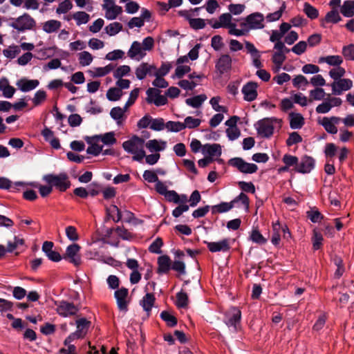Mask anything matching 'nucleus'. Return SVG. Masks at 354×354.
<instances>
[{"instance_id":"nucleus-1","label":"nucleus","mask_w":354,"mask_h":354,"mask_svg":"<svg viewBox=\"0 0 354 354\" xmlns=\"http://www.w3.org/2000/svg\"><path fill=\"white\" fill-rule=\"evenodd\" d=\"M282 120L274 117L264 118L254 124L257 134L263 138H270L274 134L276 127L281 128Z\"/></svg>"},{"instance_id":"nucleus-2","label":"nucleus","mask_w":354,"mask_h":354,"mask_svg":"<svg viewBox=\"0 0 354 354\" xmlns=\"http://www.w3.org/2000/svg\"><path fill=\"white\" fill-rule=\"evenodd\" d=\"M122 147L127 152L133 154L132 159L140 162L146 156L144 149L145 140L137 136H132L129 140L122 143Z\"/></svg>"},{"instance_id":"nucleus-3","label":"nucleus","mask_w":354,"mask_h":354,"mask_svg":"<svg viewBox=\"0 0 354 354\" xmlns=\"http://www.w3.org/2000/svg\"><path fill=\"white\" fill-rule=\"evenodd\" d=\"M43 180L50 185V186L55 187L60 192L66 191L71 186V181L68 179V176L66 173H59V174H47L43 177Z\"/></svg>"},{"instance_id":"nucleus-4","label":"nucleus","mask_w":354,"mask_h":354,"mask_svg":"<svg viewBox=\"0 0 354 354\" xmlns=\"http://www.w3.org/2000/svg\"><path fill=\"white\" fill-rule=\"evenodd\" d=\"M9 26L18 32H24L32 30L36 26V21L29 14L24 13L17 18L12 19Z\"/></svg>"},{"instance_id":"nucleus-5","label":"nucleus","mask_w":354,"mask_h":354,"mask_svg":"<svg viewBox=\"0 0 354 354\" xmlns=\"http://www.w3.org/2000/svg\"><path fill=\"white\" fill-rule=\"evenodd\" d=\"M229 165L243 174H254L258 170L257 165L247 162L241 158H231L229 160Z\"/></svg>"},{"instance_id":"nucleus-6","label":"nucleus","mask_w":354,"mask_h":354,"mask_svg":"<svg viewBox=\"0 0 354 354\" xmlns=\"http://www.w3.org/2000/svg\"><path fill=\"white\" fill-rule=\"evenodd\" d=\"M56 311L62 317H67L75 315L78 312V308L73 303L66 301L55 302Z\"/></svg>"},{"instance_id":"nucleus-7","label":"nucleus","mask_w":354,"mask_h":354,"mask_svg":"<svg viewBox=\"0 0 354 354\" xmlns=\"http://www.w3.org/2000/svg\"><path fill=\"white\" fill-rule=\"evenodd\" d=\"M80 248V246L77 243L68 245L63 258L76 266L80 265L81 256L79 253Z\"/></svg>"},{"instance_id":"nucleus-8","label":"nucleus","mask_w":354,"mask_h":354,"mask_svg":"<svg viewBox=\"0 0 354 354\" xmlns=\"http://www.w3.org/2000/svg\"><path fill=\"white\" fill-rule=\"evenodd\" d=\"M149 103H153L157 106H163L167 104L168 100L166 95H160V91L155 88H149L147 91Z\"/></svg>"},{"instance_id":"nucleus-9","label":"nucleus","mask_w":354,"mask_h":354,"mask_svg":"<svg viewBox=\"0 0 354 354\" xmlns=\"http://www.w3.org/2000/svg\"><path fill=\"white\" fill-rule=\"evenodd\" d=\"M129 290L122 287L115 291L114 297L116 299L117 306L120 310L126 312L128 310L129 299L128 298Z\"/></svg>"},{"instance_id":"nucleus-10","label":"nucleus","mask_w":354,"mask_h":354,"mask_svg":"<svg viewBox=\"0 0 354 354\" xmlns=\"http://www.w3.org/2000/svg\"><path fill=\"white\" fill-rule=\"evenodd\" d=\"M315 160L311 156H304L301 158L300 161L298 160L297 167L294 170L297 173L308 174L315 167Z\"/></svg>"},{"instance_id":"nucleus-11","label":"nucleus","mask_w":354,"mask_h":354,"mask_svg":"<svg viewBox=\"0 0 354 354\" xmlns=\"http://www.w3.org/2000/svg\"><path fill=\"white\" fill-rule=\"evenodd\" d=\"M353 81L346 78L334 81L330 84L332 93L337 95H342L344 91L350 90L353 87Z\"/></svg>"},{"instance_id":"nucleus-12","label":"nucleus","mask_w":354,"mask_h":354,"mask_svg":"<svg viewBox=\"0 0 354 354\" xmlns=\"http://www.w3.org/2000/svg\"><path fill=\"white\" fill-rule=\"evenodd\" d=\"M342 120V118L337 116L332 117H324L321 121H319V124L322 125L325 131L330 134H336L337 133V125Z\"/></svg>"},{"instance_id":"nucleus-13","label":"nucleus","mask_w":354,"mask_h":354,"mask_svg":"<svg viewBox=\"0 0 354 354\" xmlns=\"http://www.w3.org/2000/svg\"><path fill=\"white\" fill-rule=\"evenodd\" d=\"M204 243L206 244L208 250L213 253L218 252H227L231 248L229 239H223L217 242L204 241Z\"/></svg>"},{"instance_id":"nucleus-14","label":"nucleus","mask_w":354,"mask_h":354,"mask_svg":"<svg viewBox=\"0 0 354 354\" xmlns=\"http://www.w3.org/2000/svg\"><path fill=\"white\" fill-rule=\"evenodd\" d=\"M258 84L254 82H249L245 84L242 88V93L244 95V100L248 102H252L257 97V88Z\"/></svg>"},{"instance_id":"nucleus-15","label":"nucleus","mask_w":354,"mask_h":354,"mask_svg":"<svg viewBox=\"0 0 354 354\" xmlns=\"http://www.w3.org/2000/svg\"><path fill=\"white\" fill-rule=\"evenodd\" d=\"M263 20L264 16L260 12L250 14L245 18V21L251 29L263 28L264 27Z\"/></svg>"},{"instance_id":"nucleus-16","label":"nucleus","mask_w":354,"mask_h":354,"mask_svg":"<svg viewBox=\"0 0 354 354\" xmlns=\"http://www.w3.org/2000/svg\"><path fill=\"white\" fill-rule=\"evenodd\" d=\"M153 71H156V66L154 65L142 62L136 68L135 73L136 77L138 80H142L145 79L147 75L153 76Z\"/></svg>"},{"instance_id":"nucleus-17","label":"nucleus","mask_w":354,"mask_h":354,"mask_svg":"<svg viewBox=\"0 0 354 354\" xmlns=\"http://www.w3.org/2000/svg\"><path fill=\"white\" fill-rule=\"evenodd\" d=\"M232 62V58L229 55H222L216 63V68L220 74H223L231 69Z\"/></svg>"},{"instance_id":"nucleus-18","label":"nucleus","mask_w":354,"mask_h":354,"mask_svg":"<svg viewBox=\"0 0 354 354\" xmlns=\"http://www.w3.org/2000/svg\"><path fill=\"white\" fill-rule=\"evenodd\" d=\"M202 153L204 155H208L207 157H219L222 153L221 146L217 143L205 144L202 147Z\"/></svg>"},{"instance_id":"nucleus-19","label":"nucleus","mask_w":354,"mask_h":354,"mask_svg":"<svg viewBox=\"0 0 354 354\" xmlns=\"http://www.w3.org/2000/svg\"><path fill=\"white\" fill-rule=\"evenodd\" d=\"M157 272L160 274H167L171 269V262L169 256L162 255L158 258Z\"/></svg>"},{"instance_id":"nucleus-20","label":"nucleus","mask_w":354,"mask_h":354,"mask_svg":"<svg viewBox=\"0 0 354 354\" xmlns=\"http://www.w3.org/2000/svg\"><path fill=\"white\" fill-rule=\"evenodd\" d=\"M39 84V82L37 80H28L26 78L21 79L17 82V85L22 92H28Z\"/></svg>"},{"instance_id":"nucleus-21","label":"nucleus","mask_w":354,"mask_h":354,"mask_svg":"<svg viewBox=\"0 0 354 354\" xmlns=\"http://www.w3.org/2000/svg\"><path fill=\"white\" fill-rule=\"evenodd\" d=\"M128 56L131 59H137L138 60L143 58L146 53L144 52L142 45L138 41H133L131 44L130 49L129 50Z\"/></svg>"},{"instance_id":"nucleus-22","label":"nucleus","mask_w":354,"mask_h":354,"mask_svg":"<svg viewBox=\"0 0 354 354\" xmlns=\"http://www.w3.org/2000/svg\"><path fill=\"white\" fill-rule=\"evenodd\" d=\"M290 127L292 129H300L305 124L304 118L301 113L291 112L288 115Z\"/></svg>"},{"instance_id":"nucleus-23","label":"nucleus","mask_w":354,"mask_h":354,"mask_svg":"<svg viewBox=\"0 0 354 354\" xmlns=\"http://www.w3.org/2000/svg\"><path fill=\"white\" fill-rule=\"evenodd\" d=\"M146 147L151 153H157L164 151L167 147V142L163 140H158L156 139L149 140L145 144Z\"/></svg>"},{"instance_id":"nucleus-24","label":"nucleus","mask_w":354,"mask_h":354,"mask_svg":"<svg viewBox=\"0 0 354 354\" xmlns=\"http://www.w3.org/2000/svg\"><path fill=\"white\" fill-rule=\"evenodd\" d=\"M0 91L5 97L11 98L16 90L12 86L10 85L7 78L3 77L0 80Z\"/></svg>"},{"instance_id":"nucleus-25","label":"nucleus","mask_w":354,"mask_h":354,"mask_svg":"<svg viewBox=\"0 0 354 354\" xmlns=\"http://www.w3.org/2000/svg\"><path fill=\"white\" fill-rule=\"evenodd\" d=\"M319 64L326 63L329 66L334 67L340 66L343 63V58L340 55H328L320 57L318 60Z\"/></svg>"},{"instance_id":"nucleus-26","label":"nucleus","mask_w":354,"mask_h":354,"mask_svg":"<svg viewBox=\"0 0 354 354\" xmlns=\"http://www.w3.org/2000/svg\"><path fill=\"white\" fill-rule=\"evenodd\" d=\"M341 20L342 17L339 15L337 9H332L330 11L328 12L325 15V17L322 19V26H324V23L337 24Z\"/></svg>"},{"instance_id":"nucleus-27","label":"nucleus","mask_w":354,"mask_h":354,"mask_svg":"<svg viewBox=\"0 0 354 354\" xmlns=\"http://www.w3.org/2000/svg\"><path fill=\"white\" fill-rule=\"evenodd\" d=\"M91 322L86 318H80L76 320L77 330L76 332L82 337H84L91 326Z\"/></svg>"},{"instance_id":"nucleus-28","label":"nucleus","mask_w":354,"mask_h":354,"mask_svg":"<svg viewBox=\"0 0 354 354\" xmlns=\"http://www.w3.org/2000/svg\"><path fill=\"white\" fill-rule=\"evenodd\" d=\"M340 12L346 17H352L354 15V0L344 1Z\"/></svg>"},{"instance_id":"nucleus-29","label":"nucleus","mask_w":354,"mask_h":354,"mask_svg":"<svg viewBox=\"0 0 354 354\" xmlns=\"http://www.w3.org/2000/svg\"><path fill=\"white\" fill-rule=\"evenodd\" d=\"M155 297L153 293H147L140 301V305L147 312H150L155 302Z\"/></svg>"},{"instance_id":"nucleus-30","label":"nucleus","mask_w":354,"mask_h":354,"mask_svg":"<svg viewBox=\"0 0 354 354\" xmlns=\"http://www.w3.org/2000/svg\"><path fill=\"white\" fill-rule=\"evenodd\" d=\"M286 56L283 53V52H275L272 57V61L274 64V67L273 68V71L277 73L278 72L286 60Z\"/></svg>"},{"instance_id":"nucleus-31","label":"nucleus","mask_w":354,"mask_h":354,"mask_svg":"<svg viewBox=\"0 0 354 354\" xmlns=\"http://www.w3.org/2000/svg\"><path fill=\"white\" fill-rule=\"evenodd\" d=\"M234 207L233 203H226V202H222L218 205H213L211 207L212 213L213 214L219 213H224L226 212H228L231 209H232Z\"/></svg>"},{"instance_id":"nucleus-32","label":"nucleus","mask_w":354,"mask_h":354,"mask_svg":"<svg viewBox=\"0 0 354 354\" xmlns=\"http://www.w3.org/2000/svg\"><path fill=\"white\" fill-rule=\"evenodd\" d=\"M271 243L274 245H278L281 241V224L279 221L272 224V234L271 237Z\"/></svg>"},{"instance_id":"nucleus-33","label":"nucleus","mask_w":354,"mask_h":354,"mask_svg":"<svg viewBox=\"0 0 354 354\" xmlns=\"http://www.w3.org/2000/svg\"><path fill=\"white\" fill-rule=\"evenodd\" d=\"M127 110V109H125V106L124 109L120 106L113 107L110 111V115L111 118L116 121L118 124H120L122 122L124 113Z\"/></svg>"},{"instance_id":"nucleus-34","label":"nucleus","mask_w":354,"mask_h":354,"mask_svg":"<svg viewBox=\"0 0 354 354\" xmlns=\"http://www.w3.org/2000/svg\"><path fill=\"white\" fill-rule=\"evenodd\" d=\"M61 25L62 24L60 21L55 19H51L46 21L44 24L43 30L47 33L54 32L60 28Z\"/></svg>"},{"instance_id":"nucleus-35","label":"nucleus","mask_w":354,"mask_h":354,"mask_svg":"<svg viewBox=\"0 0 354 354\" xmlns=\"http://www.w3.org/2000/svg\"><path fill=\"white\" fill-rule=\"evenodd\" d=\"M207 97L205 95H199L190 98H187L185 102L187 105L194 108L200 107L203 102L206 100Z\"/></svg>"},{"instance_id":"nucleus-36","label":"nucleus","mask_w":354,"mask_h":354,"mask_svg":"<svg viewBox=\"0 0 354 354\" xmlns=\"http://www.w3.org/2000/svg\"><path fill=\"white\" fill-rule=\"evenodd\" d=\"M250 239L252 242L259 245H263L267 243V239L263 237L257 227L252 229Z\"/></svg>"},{"instance_id":"nucleus-37","label":"nucleus","mask_w":354,"mask_h":354,"mask_svg":"<svg viewBox=\"0 0 354 354\" xmlns=\"http://www.w3.org/2000/svg\"><path fill=\"white\" fill-rule=\"evenodd\" d=\"M241 317V310L238 308H234L233 313L228 318L226 324L227 326H234L236 328V324L240 322Z\"/></svg>"},{"instance_id":"nucleus-38","label":"nucleus","mask_w":354,"mask_h":354,"mask_svg":"<svg viewBox=\"0 0 354 354\" xmlns=\"http://www.w3.org/2000/svg\"><path fill=\"white\" fill-rule=\"evenodd\" d=\"M73 19L76 21L77 26H80L88 23L90 19V16L84 11H78L73 15Z\"/></svg>"},{"instance_id":"nucleus-39","label":"nucleus","mask_w":354,"mask_h":354,"mask_svg":"<svg viewBox=\"0 0 354 354\" xmlns=\"http://www.w3.org/2000/svg\"><path fill=\"white\" fill-rule=\"evenodd\" d=\"M304 12L310 19H315L319 16L318 10L308 2L304 4Z\"/></svg>"},{"instance_id":"nucleus-40","label":"nucleus","mask_w":354,"mask_h":354,"mask_svg":"<svg viewBox=\"0 0 354 354\" xmlns=\"http://www.w3.org/2000/svg\"><path fill=\"white\" fill-rule=\"evenodd\" d=\"M115 65L109 64L104 67H98L95 69L93 77H103L115 69Z\"/></svg>"},{"instance_id":"nucleus-41","label":"nucleus","mask_w":354,"mask_h":354,"mask_svg":"<svg viewBox=\"0 0 354 354\" xmlns=\"http://www.w3.org/2000/svg\"><path fill=\"white\" fill-rule=\"evenodd\" d=\"M122 94L123 92L120 88L118 87H112L107 91L106 97L110 101H118L120 99Z\"/></svg>"},{"instance_id":"nucleus-42","label":"nucleus","mask_w":354,"mask_h":354,"mask_svg":"<svg viewBox=\"0 0 354 354\" xmlns=\"http://www.w3.org/2000/svg\"><path fill=\"white\" fill-rule=\"evenodd\" d=\"M161 319L165 322L169 327H174L177 324V319L168 311L164 310L160 313Z\"/></svg>"},{"instance_id":"nucleus-43","label":"nucleus","mask_w":354,"mask_h":354,"mask_svg":"<svg viewBox=\"0 0 354 354\" xmlns=\"http://www.w3.org/2000/svg\"><path fill=\"white\" fill-rule=\"evenodd\" d=\"M326 93L322 88H316L309 92V102L313 100H322L324 98Z\"/></svg>"},{"instance_id":"nucleus-44","label":"nucleus","mask_w":354,"mask_h":354,"mask_svg":"<svg viewBox=\"0 0 354 354\" xmlns=\"http://www.w3.org/2000/svg\"><path fill=\"white\" fill-rule=\"evenodd\" d=\"M97 140H100L104 145H112L116 142V138H115L114 132L106 133L104 135L98 136L95 137Z\"/></svg>"},{"instance_id":"nucleus-45","label":"nucleus","mask_w":354,"mask_h":354,"mask_svg":"<svg viewBox=\"0 0 354 354\" xmlns=\"http://www.w3.org/2000/svg\"><path fill=\"white\" fill-rule=\"evenodd\" d=\"M113 77L115 79H120L126 76L131 72V68L127 65H122L113 70Z\"/></svg>"},{"instance_id":"nucleus-46","label":"nucleus","mask_w":354,"mask_h":354,"mask_svg":"<svg viewBox=\"0 0 354 354\" xmlns=\"http://www.w3.org/2000/svg\"><path fill=\"white\" fill-rule=\"evenodd\" d=\"M47 97L46 92L44 90H39L37 91L35 95L33 98L32 99V102L33 103V105L35 106H39L41 104L44 102L46 101Z\"/></svg>"},{"instance_id":"nucleus-47","label":"nucleus","mask_w":354,"mask_h":354,"mask_svg":"<svg viewBox=\"0 0 354 354\" xmlns=\"http://www.w3.org/2000/svg\"><path fill=\"white\" fill-rule=\"evenodd\" d=\"M21 52L20 47L17 45L10 46L8 48L3 50L5 57L9 59L15 58Z\"/></svg>"},{"instance_id":"nucleus-48","label":"nucleus","mask_w":354,"mask_h":354,"mask_svg":"<svg viewBox=\"0 0 354 354\" xmlns=\"http://www.w3.org/2000/svg\"><path fill=\"white\" fill-rule=\"evenodd\" d=\"M342 53L346 60L354 61V44L344 46Z\"/></svg>"},{"instance_id":"nucleus-49","label":"nucleus","mask_w":354,"mask_h":354,"mask_svg":"<svg viewBox=\"0 0 354 354\" xmlns=\"http://www.w3.org/2000/svg\"><path fill=\"white\" fill-rule=\"evenodd\" d=\"M312 241H313V250H319L322 245V241H323L322 234L319 232L317 231L316 230H314Z\"/></svg>"},{"instance_id":"nucleus-50","label":"nucleus","mask_w":354,"mask_h":354,"mask_svg":"<svg viewBox=\"0 0 354 354\" xmlns=\"http://www.w3.org/2000/svg\"><path fill=\"white\" fill-rule=\"evenodd\" d=\"M122 29V25L119 22H113L106 26L105 31L110 35L113 36L118 34Z\"/></svg>"},{"instance_id":"nucleus-51","label":"nucleus","mask_w":354,"mask_h":354,"mask_svg":"<svg viewBox=\"0 0 354 354\" xmlns=\"http://www.w3.org/2000/svg\"><path fill=\"white\" fill-rule=\"evenodd\" d=\"M345 73L346 70L341 66L333 68L329 71V75L334 81L342 79Z\"/></svg>"},{"instance_id":"nucleus-52","label":"nucleus","mask_w":354,"mask_h":354,"mask_svg":"<svg viewBox=\"0 0 354 354\" xmlns=\"http://www.w3.org/2000/svg\"><path fill=\"white\" fill-rule=\"evenodd\" d=\"M24 244V240L23 239H20L15 236L14 237L13 241H8L7 248H6V252H12L19 246L23 245Z\"/></svg>"},{"instance_id":"nucleus-53","label":"nucleus","mask_w":354,"mask_h":354,"mask_svg":"<svg viewBox=\"0 0 354 354\" xmlns=\"http://www.w3.org/2000/svg\"><path fill=\"white\" fill-rule=\"evenodd\" d=\"M73 8V3L70 0H64L59 3L56 12L59 15L68 12Z\"/></svg>"},{"instance_id":"nucleus-54","label":"nucleus","mask_w":354,"mask_h":354,"mask_svg":"<svg viewBox=\"0 0 354 354\" xmlns=\"http://www.w3.org/2000/svg\"><path fill=\"white\" fill-rule=\"evenodd\" d=\"M171 68L172 65L171 63L163 62L158 69L156 68V71H153V75L165 76L169 73Z\"/></svg>"},{"instance_id":"nucleus-55","label":"nucleus","mask_w":354,"mask_h":354,"mask_svg":"<svg viewBox=\"0 0 354 354\" xmlns=\"http://www.w3.org/2000/svg\"><path fill=\"white\" fill-rule=\"evenodd\" d=\"M188 296L185 292H180L176 294V306L178 308H186L188 305Z\"/></svg>"},{"instance_id":"nucleus-56","label":"nucleus","mask_w":354,"mask_h":354,"mask_svg":"<svg viewBox=\"0 0 354 354\" xmlns=\"http://www.w3.org/2000/svg\"><path fill=\"white\" fill-rule=\"evenodd\" d=\"M165 128L169 131L179 132L185 129V126L181 122L169 121L165 124Z\"/></svg>"},{"instance_id":"nucleus-57","label":"nucleus","mask_w":354,"mask_h":354,"mask_svg":"<svg viewBox=\"0 0 354 354\" xmlns=\"http://www.w3.org/2000/svg\"><path fill=\"white\" fill-rule=\"evenodd\" d=\"M201 123V120L198 118H194L191 116H187L185 118L184 122H183V126L185 128L194 129L199 127Z\"/></svg>"},{"instance_id":"nucleus-58","label":"nucleus","mask_w":354,"mask_h":354,"mask_svg":"<svg viewBox=\"0 0 354 354\" xmlns=\"http://www.w3.org/2000/svg\"><path fill=\"white\" fill-rule=\"evenodd\" d=\"M302 142L301 136L296 131L292 132L289 134L288 138L286 140V145L291 147L294 145L300 143Z\"/></svg>"},{"instance_id":"nucleus-59","label":"nucleus","mask_w":354,"mask_h":354,"mask_svg":"<svg viewBox=\"0 0 354 354\" xmlns=\"http://www.w3.org/2000/svg\"><path fill=\"white\" fill-rule=\"evenodd\" d=\"M92 61L93 56L90 53L83 51L79 54V62L82 66H88L92 62Z\"/></svg>"},{"instance_id":"nucleus-60","label":"nucleus","mask_w":354,"mask_h":354,"mask_svg":"<svg viewBox=\"0 0 354 354\" xmlns=\"http://www.w3.org/2000/svg\"><path fill=\"white\" fill-rule=\"evenodd\" d=\"M122 12V9L121 6H115L106 11L105 16L108 19L112 20L115 19Z\"/></svg>"},{"instance_id":"nucleus-61","label":"nucleus","mask_w":354,"mask_h":354,"mask_svg":"<svg viewBox=\"0 0 354 354\" xmlns=\"http://www.w3.org/2000/svg\"><path fill=\"white\" fill-rule=\"evenodd\" d=\"M163 245V242L161 238L158 237L156 240L149 245V251L151 253L160 254L162 252L161 247Z\"/></svg>"},{"instance_id":"nucleus-62","label":"nucleus","mask_w":354,"mask_h":354,"mask_svg":"<svg viewBox=\"0 0 354 354\" xmlns=\"http://www.w3.org/2000/svg\"><path fill=\"white\" fill-rule=\"evenodd\" d=\"M124 52L122 50H114L106 55L105 59L107 60L115 61L124 57Z\"/></svg>"},{"instance_id":"nucleus-63","label":"nucleus","mask_w":354,"mask_h":354,"mask_svg":"<svg viewBox=\"0 0 354 354\" xmlns=\"http://www.w3.org/2000/svg\"><path fill=\"white\" fill-rule=\"evenodd\" d=\"M298 160L299 159L297 156L288 153L285 154L282 158L283 162L289 167L292 166L297 167L298 164Z\"/></svg>"},{"instance_id":"nucleus-64","label":"nucleus","mask_w":354,"mask_h":354,"mask_svg":"<svg viewBox=\"0 0 354 354\" xmlns=\"http://www.w3.org/2000/svg\"><path fill=\"white\" fill-rule=\"evenodd\" d=\"M189 24L192 29L200 30L205 27V21L201 18H192Z\"/></svg>"}]
</instances>
